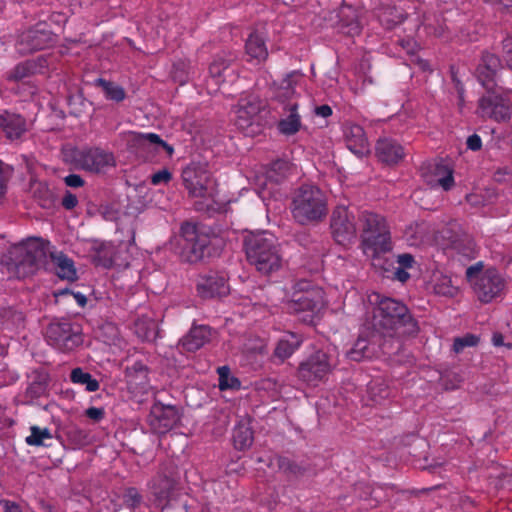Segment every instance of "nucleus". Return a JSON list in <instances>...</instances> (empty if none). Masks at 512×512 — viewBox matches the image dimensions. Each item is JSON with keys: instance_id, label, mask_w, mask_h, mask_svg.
I'll return each instance as SVG.
<instances>
[{"instance_id": "18", "label": "nucleus", "mask_w": 512, "mask_h": 512, "mask_svg": "<svg viewBox=\"0 0 512 512\" xmlns=\"http://www.w3.org/2000/svg\"><path fill=\"white\" fill-rule=\"evenodd\" d=\"M261 108L262 101L258 95L253 93L243 94L238 101V105L235 111L236 126L241 130H245L252 126Z\"/></svg>"}, {"instance_id": "43", "label": "nucleus", "mask_w": 512, "mask_h": 512, "mask_svg": "<svg viewBox=\"0 0 512 512\" xmlns=\"http://www.w3.org/2000/svg\"><path fill=\"white\" fill-rule=\"evenodd\" d=\"M426 233V226L424 223L411 224L405 230V237L411 245H417L422 242Z\"/></svg>"}, {"instance_id": "50", "label": "nucleus", "mask_w": 512, "mask_h": 512, "mask_svg": "<svg viewBox=\"0 0 512 512\" xmlns=\"http://www.w3.org/2000/svg\"><path fill=\"white\" fill-rule=\"evenodd\" d=\"M502 51L505 66L512 71V35H508L502 40Z\"/></svg>"}, {"instance_id": "29", "label": "nucleus", "mask_w": 512, "mask_h": 512, "mask_svg": "<svg viewBox=\"0 0 512 512\" xmlns=\"http://www.w3.org/2000/svg\"><path fill=\"white\" fill-rule=\"evenodd\" d=\"M232 58L224 55H217L209 66V74L214 79L215 84H221L226 81L227 76L233 75L235 70L232 68Z\"/></svg>"}, {"instance_id": "12", "label": "nucleus", "mask_w": 512, "mask_h": 512, "mask_svg": "<svg viewBox=\"0 0 512 512\" xmlns=\"http://www.w3.org/2000/svg\"><path fill=\"white\" fill-rule=\"evenodd\" d=\"M472 286L478 300L487 304L503 297L506 280L497 269L488 268L475 278Z\"/></svg>"}, {"instance_id": "57", "label": "nucleus", "mask_w": 512, "mask_h": 512, "mask_svg": "<svg viewBox=\"0 0 512 512\" xmlns=\"http://www.w3.org/2000/svg\"><path fill=\"white\" fill-rule=\"evenodd\" d=\"M466 146L471 151H479L482 148V139L478 134H472L467 138Z\"/></svg>"}, {"instance_id": "10", "label": "nucleus", "mask_w": 512, "mask_h": 512, "mask_svg": "<svg viewBox=\"0 0 512 512\" xmlns=\"http://www.w3.org/2000/svg\"><path fill=\"white\" fill-rule=\"evenodd\" d=\"M45 336L49 345L62 352L72 351L83 342L81 326L65 318L51 322Z\"/></svg>"}, {"instance_id": "27", "label": "nucleus", "mask_w": 512, "mask_h": 512, "mask_svg": "<svg viewBox=\"0 0 512 512\" xmlns=\"http://www.w3.org/2000/svg\"><path fill=\"white\" fill-rule=\"evenodd\" d=\"M245 50L247 60L259 64L268 57V50L264 38L258 32H252L246 40Z\"/></svg>"}, {"instance_id": "23", "label": "nucleus", "mask_w": 512, "mask_h": 512, "mask_svg": "<svg viewBox=\"0 0 512 512\" xmlns=\"http://www.w3.org/2000/svg\"><path fill=\"white\" fill-rule=\"evenodd\" d=\"M0 129L9 140H17L26 132V120L19 114L5 110L0 113Z\"/></svg>"}, {"instance_id": "4", "label": "nucleus", "mask_w": 512, "mask_h": 512, "mask_svg": "<svg viewBox=\"0 0 512 512\" xmlns=\"http://www.w3.org/2000/svg\"><path fill=\"white\" fill-rule=\"evenodd\" d=\"M359 222L364 254L375 258L392 250L391 233L383 216L363 211L359 216Z\"/></svg>"}, {"instance_id": "16", "label": "nucleus", "mask_w": 512, "mask_h": 512, "mask_svg": "<svg viewBox=\"0 0 512 512\" xmlns=\"http://www.w3.org/2000/svg\"><path fill=\"white\" fill-rule=\"evenodd\" d=\"M179 421L178 410L175 406L155 403L149 415L151 429L157 434H165Z\"/></svg>"}, {"instance_id": "48", "label": "nucleus", "mask_w": 512, "mask_h": 512, "mask_svg": "<svg viewBox=\"0 0 512 512\" xmlns=\"http://www.w3.org/2000/svg\"><path fill=\"white\" fill-rule=\"evenodd\" d=\"M478 67H483L487 70L486 78L495 77L498 68L500 67V59L490 53H486L482 57V62Z\"/></svg>"}, {"instance_id": "32", "label": "nucleus", "mask_w": 512, "mask_h": 512, "mask_svg": "<svg viewBox=\"0 0 512 512\" xmlns=\"http://www.w3.org/2000/svg\"><path fill=\"white\" fill-rule=\"evenodd\" d=\"M94 85L102 89L107 100L119 103L126 98L124 88L115 82L108 81L104 78H97L94 81Z\"/></svg>"}, {"instance_id": "40", "label": "nucleus", "mask_w": 512, "mask_h": 512, "mask_svg": "<svg viewBox=\"0 0 512 512\" xmlns=\"http://www.w3.org/2000/svg\"><path fill=\"white\" fill-rule=\"evenodd\" d=\"M405 19V14L395 7L387 8L380 16V21L386 29H393L395 26L403 23Z\"/></svg>"}, {"instance_id": "47", "label": "nucleus", "mask_w": 512, "mask_h": 512, "mask_svg": "<svg viewBox=\"0 0 512 512\" xmlns=\"http://www.w3.org/2000/svg\"><path fill=\"white\" fill-rule=\"evenodd\" d=\"M288 169V163L286 161L278 160L272 164L267 177L269 180L280 182L287 176Z\"/></svg>"}, {"instance_id": "36", "label": "nucleus", "mask_w": 512, "mask_h": 512, "mask_svg": "<svg viewBox=\"0 0 512 512\" xmlns=\"http://www.w3.org/2000/svg\"><path fill=\"white\" fill-rule=\"evenodd\" d=\"M24 321L22 312L12 307H0V325L6 328L20 326Z\"/></svg>"}, {"instance_id": "15", "label": "nucleus", "mask_w": 512, "mask_h": 512, "mask_svg": "<svg viewBox=\"0 0 512 512\" xmlns=\"http://www.w3.org/2000/svg\"><path fill=\"white\" fill-rule=\"evenodd\" d=\"M177 483L176 468L172 462L163 463L151 482V493L154 503L163 509L169 502L172 491Z\"/></svg>"}, {"instance_id": "6", "label": "nucleus", "mask_w": 512, "mask_h": 512, "mask_svg": "<svg viewBox=\"0 0 512 512\" xmlns=\"http://www.w3.org/2000/svg\"><path fill=\"white\" fill-rule=\"evenodd\" d=\"M300 76L298 71L287 74L276 93L277 100L283 104L284 112L288 113L277 125L279 132L285 136L295 135L302 127L301 116L298 112L299 95L295 91L296 78Z\"/></svg>"}, {"instance_id": "2", "label": "nucleus", "mask_w": 512, "mask_h": 512, "mask_svg": "<svg viewBox=\"0 0 512 512\" xmlns=\"http://www.w3.org/2000/svg\"><path fill=\"white\" fill-rule=\"evenodd\" d=\"M46 247L41 238L32 237L11 246L2 257V264L17 278L33 275L46 259Z\"/></svg>"}, {"instance_id": "21", "label": "nucleus", "mask_w": 512, "mask_h": 512, "mask_svg": "<svg viewBox=\"0 0 512 512\" xmlns=\"http://www.w3.org/2000/svg\"><path fill=\"white\" fill-rule=\"evenodd\" d=\"M347 148L356 156L362 157L369 153V142L362 126L347 124L344 128Z\"/></svg>"}, {"instance_id": "31", "label": "nucleus", "mask_w": 512, "mask_h": 512, "mask_svg": "<svg viewBox=\"0 0 512 512\" xmlns=\"http://www.w3.org/2000/svg\"><path fill=\"white\" fill-rule=\"evenodd\" d=\"M347 11L343 9L340 12L339 28L342 33L354 37L361 33L362 26L355 12L351 8H347Z\"/></svg>"}, {"instance_id": "44", "label": "nucleus", "mask_w": 512, "mask_h": 512, "mask_svg": "<svg viewBox=\"0 0 512 512\" xmlns=\"http://www.w3.org/2000/svg\"><path fill=\"white\" fill-rule=\"evenodd\" d=\"M68 439L78 447H84L91 442V435L89 431L73 427L67 432Z\"/></svg>"}, {"instance_id": "19", "label": "nucleus", "mask_w": 512, "mask_h": 512, "mask_svg": "<svg viewBox=\"0 0 512 512\" xmlns=\"http://www.w3.org/2000/svg\"><path fill=\"white\" fill-rule=\"evenodd\" d=\"M183 183L193 197L208 199L211 196V180L208 174L186 168L182 173Z\"/></svg>"}, {"instance_id": "26", "label": "nucleus", "mask_w": 512, "mask_h": 512, "mask_svg": "<svg viewBox=\"0 0 512 512\" xmlns=\"http://www.w3.org/2000/svg\"><path fill=\"white\" fill-rule=\"evenodd\" d=\"M47 59L44 56H39L36 59H29L17 64L11 71L9 79L20 81L35 73L42 72L47 67Z\"/></svg>"}, {"instance_id": "62", "label": "nucleus", "mask_w": 512, "mask_h": 512, "mask_svg": "<svg viewBox=\"0 0 512 512\" xmlns=\"http://www.w3.org/2000/svg\"><path fill=\"white\" fill-rule=\"evenodd\" d=\"M394 275L395 278L402 283L406 282L410 278V274L407 272V269L400 266L396 268Z\"/></svg>"}, {"instance_id": "9", "label": "nucleus", "mask_w": 512, "mask_h": 512, "mask_svg": "<svg viewBox=\"0 0 512 512\" xmlns=\"http://www.w3.org/2000/svg\"><path fill=\"white\" fill-rule=\"evenodd\" d=\"M336 365L335 358L327 351L320 349L300 362L297 377L308 385L317 386L325 381Z\"/></svg>"}, {"instance_id": "37", "label": "nucleus", "mask_w": 512, "mask_h": 512, "mask_svg": "<svg viewBox=\"0 0 512 512\" xmlns=\"http://www.w3.org/2000/svg\"><path fill=\"white\" fill-rule=\"evenodd\" d=\"M279 470L287 476L298 477L305 473L306 468L283 456H277L274 459Z\"/></svg>"}, {"instance_id": "24", "label": "nucleus", "mask_w": 512, "mask_h": 512, "mask_svg": "<svg viewBox=\"0 0 512 512\" xmlns=\"http://www.w3.org/2000/svg\"><path fill=\"white\" fill-rule=\"evenodd\" d=\"M211 337V329L206 325L193 326L181 339L180 346L187 352H195L202 348Z\"/></svg>"}, {"instance_id": "28", "label": "nucleus", "mask_w": 512, "mask_h": 512, "mask_svg": "<svg viewBox=\"0 0 512 512\" xmlns=\"http://www.w3.org/2000/svg\"><path fill=\"white\" fill-rule=\"evenodd\" d=\"M302 342L303 339L300 335L292 332L288 333L278 341L274 350L275 357L282 361L288 359L300 348Z\"/></svg>"}, {"instance_id": "61", "label": "nucleus", "mask_w": 512, "mask_h": 512, "mask_svg": "<svg viewBox=\"0 0 512 512\" xmlns=\"http://www.w3.org/2000/svg\"><path fill=\"white\" fill-rule=\"evenodd\" d=\"M315 114L317 116H321L323 118H327V117L332 115V108L329 105H327V104L317 106L315 108Z\"/></svg>"}, {"instance_id": "41", "label": "nucleus", "mask_w": 512, "mask_h": 512, "mask_svg": "<svg viewBox=\"0 0 512 512\" xmlns=\"http://www.w3.org/2000/svg\"><path fill=\"white\" fill-rule=\"evenodd\" d=\"M435 176L438 177V184L448 191L454 186L453 170L446 165L438 164L435 166Z\"/></svg>"}, {"instance_id": "33", "label": "nucleus", "mask_w": 512, "mask_h": 512, "mask_svg": "<svg viewBox=\"0 0 512 512\" xmlns=\"http://www.w3.org/2000/svg\"><path fill=\"white\" fill-rule=\"evenodd\" d=\"M53 261L56 265V274L61 279L73 281L76 279V270L74 262L63 253L52 255Z\"/></svg>"}, {"instance_id": "42", "label": "nucleus", "mask_w": 512, "mask_h": 512, "mask_svg": "<svg viewBox=\"0 0 512 512\" xmlns=\"http://www.w3.org/2000/svg\"><path fill=\"white\" fill-rule=\"evenodd\" d=\"M219 374V389L221 391L227 389H238L241 385L240 381L233 376H230V370L227 366L218 368Z\"/></svg>"}, {"instance_id": "13", "label": "nucleus", "mask_w": 512, "mask_h": 512, "mask_svg": "<svg viewBox=\"0 0 512 512\" xmlns=\"http://www.w3.org/2000/svg\"><path fill=\"white\" fill-rule=\"evenodd\" d=\"M57 36L51 31L45 22H39L23 32L17 43L18 50L22 54H28L54 46Z\"/></svg>"}, {"instance_id": "45", "label": "nucleus", "mask_w": 512, "mask_h": 512, "mask_svg": "<svg viewBox=\"0 0 512 512\" xmlns=\"http://www.w3.org/2000/svg\"><path fill=\"white\" fill-rule=\"evenodd\" d=\"M142 503V495L135 487H129L125 489L122 496V504L130 509L134 510L139 507Z\"/></svg>"}, {"instance_id": "30", "label": "nucleus", "mask_w": 512, "mask_h": 512, "mask_svg": "<svg viewBox=\"0 0 512 512\" xmlns=\"http://www.w3.org/2000/svg\"><path fill=\"white\" fill-rule=\"evenodd\" d=\"M253 432L250 425L246 422H239L233 429L232 440L235 449H248L253 443Z\"/></svg>"}, {"instance_id": "52", "label": "nucleus", "mask_w": 512, "mask_h": 512, "mask_svg": "<svg viewBox=\"0 0 512 512\" xmlns=\"http://www.w3.org/2000/svg\"><path fill=\"white\" fill-rule=\"evenodd\" d=\"M61 204L66 210H72L78 205V198L71 191L66 190L63 195Z\"/></svg>"}, {"instance_id": "56", "label": "nucleus", "mask_w": 512, "mask_h": 512, "mask_svg": "<svg viewBox=\"0 0 512 512\" xmlns=\"http://www.w3.org/2000/svg\"><path fill=\"white\" fill-rule=\"evenodd\" d=\"M0 506L2 507L3 512H24L20 504L8 499H1Z\"/></svg>"}, {"instance_id": "39", "label": "nucleus", "mask_w": 512, "mask_h": 512, "mask_svg": "<svg viewBox=\"0 0 512 512\" xmlns=\"http://www.w3.org/2000/svg\"><path fill=\"white\" fill-rule=\"evenodd\" d=\"M433 290L436 294L446 297H454L457 294V287L453 285L450 277L440 275L435 277Z\"/></svg>"}, {"instance_id": "17", "label": "nucleus", "mask_w": 512, "mask_h": 512, "mask_svg": "<svg viewBox=\"0 0 512 512\" xmlns=\"http://www.w3.org/2000/svg\"><path fill=\"white\" fill-rule=\"evenodd\" d=\"M477 114L483 119L504 122L510 119V108L499 95H484L478 101Z\"/></svg>"}, {"instance_id": "34", "label": "nucleus", "mask_w": 512, "mask_h": 512, "mask_svg": "<svg viewBox=\"0 0 512 512\" xmlns=\"http://www.w3.org/2000/svg\"><path fill=\"white\" fill-rule=\"evenodd\" d=\"M373 353L374 350L371 348L370 341L360 335L353 347L347 352V357L358 362L365 358H370Z\"/></svg>"}, {"instance_id": "55", "label": "nucleus", "mask_w": 512, "mask_h": 512, "mask_svg": "<svg viewBox=\"0 0 512 512\" xmlns=\"http://www.w3.org/2000/svg\"><path fill=\"white\" fill-rule=\"evenodd\" d=\"M63 180L66 186L71 188L82 187L85 183L84 179L78 174H69Z\"/></svg>"}, {"instance_id": "38", "label": "nucleus", "mask_w": 512, "mask_h": 512, "mask_svg": "<svg viewBox=\"0 0 512 512\" xmlns=\"http://www.w3.org/2000/svg\"><path fill=\"white\" fill-rule=\"evenodd\" d=\"M31 434L26 437V443L29 446H46L45 441L53 438L49 428H40L33 425L30 427Z\"/></svg>"}, {"instance_id": "58", "label": "nucleus", "mask_w": 512, "mask_h": 512, "mask_svg": "<svg viewBox=\"0 0 512 512\" xmlns=\"http://www.w3.org/2000/svg\"><path fill=\"white\" fill-rule=\"evenodd\" d=\"M487 75V70L483 67H478L477 68V77H478V80L481 82V84L486 87V88H490L491 86L494 85V77H490V78H486Z\"/></svg>"}, {"instance_id": "14", "label": "nucleus", "mask_w": 512, "mask_h": 512, "mask_svg": "<svg viewBox=\"0 0 512 512\" xmlns=\"http://www.w3.org/2000/svg\"><path fill=\"white\" fill-rule=\"evenodd\" d=\"M330 228L332 236L338 244L343 246L350 244L356 237L353 212L347 206H336L331 215Z\"/></svg>"}, {"instance_id": "60", "label": "nucleus", "mask_w": 512, "mask_h": 512, "mask_svg": "<svg viewBox=\"0 0 512 512\" xmlns=\"http://www.w3.org/2000/svg\"><path fill=\"white\" fill-rule=\"evenodd\" d=\"M425 29L429 34H433L436 37H442L445 32V27L442 24H439L437 27H433L430 24H424Z\"/></svg>"}, {"instance_id": "8", "label": "nucleus", "mask_w": 512, "mask_h": 512, "mask_svg": "<svg viewBox=\"0 0 512 512\" xmlns=\"http://www.w3.org/2000/svg\"><path fill=\"white\" fill-rule=\"evenodd\" d=\"M64 158L76 169L91 173H100L115 165L113 154L97 147L71 148L65 151Z\"/></svg>"}, {"instance_id": "46", "label": "nucleus", "mask_w": 512, "mask_h": 512, "mask_svg": "<svg viewBox=\"0 0 512 512\" xmlns=\"http://www.w3.org/2000/svg\"><path fill=\"white\" fill-rule=\"evenodd\" d=\"M480 338L474 334L467 333L462 337H457L453 342V351L461 353L467 347H475L478 345Z\"/></svg>"}, {"instance_id": "20", "label": "nucleus", "mask_w": 512, "mask_h": 512, "mask_svg": "<svg viewBox=\"0 0 512 512\" xmlns=\"http://www.w3.org/2000/svg\"><path fill=\"white\" fill-rule=\"evenodd\" d=\"M196 288L199 296L203 299L221 298L229 293V285L226 279L218 274L201 276Z\"/></svg>"}, {"instance_id": "7", "label": "nucleus", "mask_w": 512, "mask_h": 512, "mask_svg": "<svg viewBox=\"0 0 512 512\" xmlns=\"http://www.w3.org/2000/svg\"><path fill=\"white\" fill-rule=\"evenodd\" d=\"M324 292L315 287L307 280H299L293 285V294L288 302L287 309L290 313L300 315L307 313L302 317V321L311 323L316 314L324 307Z\"/></svg>"}, {"instance_id": "63", "label": "nucleus", "mask_w": 512, "mask_h": 512, "mask_svg": "<svg viewBox=\"0 0 512 512\" xmlns=\"http://www.w3.org/2000/svg\"><path fill=\"white\" fill-rule=\"evenodd\" d=\"M6 193V181L2 171V162L0 161V198Z\"/></svg>"}, {"instance_id": "5", "label": "nucleus", "mask_w": 512, "mask_h": 512, "mask_svg": "<svg viewBox=\"0 0 512 512\" xmlns=\"http://www.w3.org/2000/svg\"><path fill=\"white\" fill-rule=\"evenodd\" d=\"M291 212L294 220L301 225L321 221L327 214L323 192L313 185L301 186L293 197Z\"/></svg>"}, {"instance_id": "22", "label": "nucleus", "mask_w": 512, "mask_h": 512, "mask_svg": "<svg viewBox=\"0 0 512 512\" xmlns=\"http://www.w3.org/2000/svg\"><path fill=\"white\" fill-rule=\"evenodd\" d=\"M376 156L388 165L397 164L405 156L404 147L392 138H381L376 143Z\"/></svg>"}, {"instance_id": "51", "label": "nucleus", "mask_w": 512, "mask_h": 512, "mask_svg": "<svg viewBox=\"0 0 512 512\" xmlns=\"http://www.w3.org/2000/svg\"><path fill=\"white\" fill-rule=\"evenodd\" d=\"M171 179L172 173L167 168L159 170L151 175V183L155 186L168 184Z\"/></svg>"}, {"instance_id": "35", "label": "nucleus", "mask_w": 512, "mask_h": 512, "mask_svg": "<svg viewBox=\"0 0 512 512\" xmlns=\"http://www.w3.org/2000/svg\"><path fill=\"white\" fill-rule=\"evenodd\" d=\"M70 380L74 384L85 385L86 390L89 392H95L99 389V382L88 372H85L81 368H74L70 374Z\"/></svg>"}, {"instance_id": "11", "label": "nucleus", "mask_w": 512, "mask_h": 512, "mask_svg": "<svg viewBox=\"0 0 512 512\" xmlns=\"http://www.w3.org/2000/svg\"><path fill=\"white\" fill-rule=\"evenodd\" d=\"M182 253L190 263L201 260L210 244V235L205 227L190 222L181 225Z\"/></svg>"}, {"instance_id": "53", "label": "nucleus", "mask_w": 512, "mask_h": 512, "mask_svg": "<svg viewBox=\"0 0 512 512\" xmlns=\"http://www.w3.org/2000/svg\"><path fill=\"white\" fill-rule=\"evenodd\" d=\"M482 269V262H477L466 269V277L471 284H473L475 278L478 277L483 272Z\"/></svg>"}, {"instance_id": "64", "label": "nucleus", "mask_w": 512, "mask_h": 512, "mask_svg": "<svg viewBox=\"0 0 512 512\" xmlns=\"http://www.w3.org/2000/svg\"><path fill=\"white\" fill-rule=\"evenodd\" d=\"M45 198H43L40 202V205L43 208H49L52 205V194L49 192V190H45Z\"/></svg>"}, {"instance_id": "25", "label": "nucleus", "mask_w": 512, "mask_h": 512, "mask_svg": "<svg viewBox=\"0 0 512 512\" xmlns=\"http://www.w3.org/2000/svg\"><path fill=\"white\" fill-rule=\"evenodd\" d=\"M148 373V367L140 361L128 366L126 368V378L129 387L140 392L146 391L149 386Z\"/></svg>"}, {"instance_id": "1", "label": "nucleus", "mask_w": 512, "mask_h": 512, "mask_svg": "<svg viewBox=\"0 0 512 512\" xmlns=\"http://www.w3.org/2000/svg\"><path fill=\"white\" fill-rule=\"evenodd\" d=\"M372 326L384 337L415 335L418 323L407 306L393 298H382L373 309Z\"/></svg>"}, {"instance_id": "59", "label": "nucleus", "mask_w": 512, "mask_h": 512, "mask_svg": "<svg viewBox=\"0 0 512 512\" xmlns=\"http://www.w3.org/2000/svg\"><path fill=\"white\" fill-rule=\"evenodd\" d=\"M397 263L402 268H412L413 264L415 263L414 257L409 253H403L399 254L397 256Z\"/></svg>"}, {"instance_id": "54", "label": "nucleus", "mask_w": 512, "mask_h": 512, "mask_svg": "<svg viewBox=\"0 0 512 512\" xmlns=\"http://www.w3.org/2000/svg\"><path fill=\"white\" fill-rule=\"evenodd\" d=\"M85 415L95 421V422H99L101 421L104 416H105V410L103 408H100V407H89L88 409L85 410Z\"/></svg>"}, {"instance_id": "3", "label": "nucleus", "mask_w": 512, "mask_h": 512, "mask_svg": "<svg viewBox=\"0 0 512 512\" xmlns=\"http://www.w3.org/2000/svg\"><path fill=\"white\" fill-rule=\"evenodd\" d=\"M244 248L248 262L263 274L270 275L282 266L277 238L268 232L249 235L245 238Z\"/></svg>"}, {"instance_id": "49", "label": "nucleus", "mask_w": 512, "mask_h": 512, "mask_svg": "<svg viewBox=\"0 0 512 512\" xmlns=\"http://www.w3.org/2000/svg\"><path fill=\"white\" fill-rule=\"evenodd\" d=\"M139 139L144 143H149L153 145H159L161 146L168 155H172L174 152V149L171 145L163 141L158 134L155 133H145L140 134Z\"/></svg>"}]
</instances>
